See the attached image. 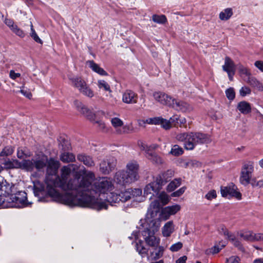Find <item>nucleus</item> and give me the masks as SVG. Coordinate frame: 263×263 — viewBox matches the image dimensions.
Returning a JSON list of instances; mask_svg holds the SVG:
<instances>
[{
  "mask_svg": "<svg viewBox=\"0 0 263 263\" xmlns=\"http://www.w3.org/2000/svg\"><path fill=\"white\" fill-rule=\"evenodd\" d=\"M78 169V166L75 164H70L62 167L61 177L58 176L53 181L54 187L61 188L66 192L61 194L57 190L47 185V194L45 197H41L38 199L39 201L48 202V196L50 197L52 200L58 203H62L71 207L75 206H90L93 208H98V204L95 198L88 197L84 198L82 195H79L81 192L87 191L91 186L90 182L86 178L89 177L92 179L95 176L91 172H87L85 168L83 170L84 175L80 181V177L76 173L73 179H70L68 181L71 171H75Z\"/></svg>",
  "mask_w": 263,
  "mask_h": 263,
  "instance_id": "1",
  "label": "nucleus"
},
{
  "mask_svg": "<svg viewBox=\"0 0 263 263\" xmlns=\"http://www.w3.org/2000/svg\"><path fill=\"white\" fill-rule=\"evenodd\" d=\"M95 177L91 179L89 177L86 179L90 182L91 186L86 191L81 192L79 195H82L84 198H88V197H91L96 199L97 202L100 204L98 208H93L90 206H80L81 207H87L93 209H96L98 211L102 209H107L108 205L104 202L101 201L98 198V192L103 194L105 193L106 192L111 190L113 186L111 180L107 177H102L95 182L93 185L91 184V181Z\"/></svg>",
  "mask_w": 263,
  "mask_h": 263,
  "instance_id": "2",
  "label": "nucleus"
},
{
  "mask_svg": "<svg viewBox=\"0 0 263 263\" xmlns=\"http://www.w3.org/2000/svg\"><path fill=\"white\" fill-rule=\"evenodd\" d=\"M157 231L155 230H139V232L134 231L132 235L128 237V238L130 239L134 238L135 240H137L138 233H141L147 245L152 248L149 250V257L154 260L162 257L164 251V247L159 246L160 239L157 238L155 235V233Z\"/></svg>",
  "mask_w": 263,
  "mask_h": 263,
  "instance_id": "3",
  "label": "nucleus"
},
{
  "mask_svg": "<svg viewBox=\"0 0 263 263\" xmlns=\"http://www.w3.org/2000/svg\"><path fill=\"white\" fill-rule=\"evenodd\" d=\"M178 141L184 142V147L186 150H193L197 144L207 143L210 138L206 134L200 132L183 133L176 136Z\"/></svg>",
  "mask_w": 263,
  "mask_h": 263,
  "instance_id": "4",
  "label": "nucleus"
},
{
  "mask_svg": "<svg viewBox=\"0 0 263 263\" xmlns=\"http://www.w3.org/2000/svg\"><path fill=\"white\" fill-rule=\"evenodd\" d=\"M160 206L159 200H155L151 202L146 215L145 222L142 226L140 230H158L160 226V220L157 216Z\"/></svg>",
  "mask_w": 263,
  "mask_h": 263,
  "instance_id": "5",
  "label": "nucleus"
},
{
  "mask_svg": "<svg viewBox=\"0 0 263 263\" xmlns=\"http://www.w3.org/2000/svg\"><path fill=\"white\" fill-rule=\"evenodd\" d=\"M174 175V172L172 170H168L162 172L154 179V181L146 185L144 189V196H148L153 192V195L158 194L161 189L162 186L165 185L170 181Z\"/></svg>",
  "mask_w": 263,
  "mask_h": 263,
  "instance_id": "6",
  "label": "nucleus"
},
{
  "mask_svg": "<svg viewBox=\"0 0 263 263\" xmlns=\"http://www.w3.org/2000/svg\"><path fill=\"white\" fill-rule=\"evenodd\" d=\"M74 105L78 111L85 116L88 119L97 124V127L102 133H106L109 130L105 123L101 120H96L95 114L82 103L78 100L74 101Z\"/></svg>",
  "mask_w": 263,
  "mask_h": 263,
  "instance_id": "7",
  "label": "nucleus"
},
{
  "mask_svg": "<svg viewBox=\"0 0 263 263\" xmlns=\"http://www.w3.org/2000/svg\"><path fill=\"white\" fill-rule=\"evenodd\" d=\"M130 193L128 192L117 191L107 194L106 201L111 204L113 203L124 202L129 200Z\"/></svg>",
  "mask_w": 263,
  "mask_h": 263,
  "instance_id": "8",
  "label": "nucleus"
},
{
  "mask_svg": "<svg viewBox=\"0 0 263 263\" xmlns=\"http://www.w3.org/2000/svg\"><path fill=\"white\" fill-rule=\"evenodd\" d=\"M117 160L113 156L107 157L100 164V171L104 175H108L116 167Z\"/></svg>",
  "mask_w": 263,
  "mask_h": 263,
  "instance_id": "9",
  "label": "nucleus"
},
{
  "mask_svg": "<svg viewBox=\"0 0 263 263\" xmlns=\"http://www.w3.org/2000/svg\"><path fill=\"white\" fill-rule=\"evenodd\" d=\"M31 166L28 172H32L35 169L38 172L42 171L47 165V157L43 155H39L30 160Z\"/></svg>",
  "mask_w": 263,
  "mask_h": 263,
  "instance_id": "10",
  "label": "nucleus"
},
{
  "mask_svg": "<svg viewBox=\"0 0 263 263\" xmlns=\"http://www.w3.org/2000/svg\"><path fill=\"white\" fill-rule=\"evenodd\" d=\"M237 186L233 183L229 185L221 187V194L222 197H227L229 199L235 197L238 200L241 199V194L237 191Z\"/></svg>",
  "mask_w": 263,
  "mask_h": 263,
  "instance_id": "11",
  "label": "nucleus"
},
{
  "mask_svg": "<svg viewBox=\"0 0 263 263\" xmlns=\"http://www.w3.org/2000/svg\"><path fill=\"white\" fill-rule=\"evenodd\" d=\"M114 180L117 184L123 186L135 182V180L124 170H120L116 173Z\"/></svg>",
  "mask_w": 263,
  "mask_h": 263,
  "instance_id": "12",
  "label": "nucleus"
},
{
  "mask_svg": "<svg viewBox=\"0 0 263 263\" xmlns=\"http://www.w3.org/2000/svg\"><path fill=\"white\" fill-rule=\"evenodd\" d=\"M254 170L253 163L249 162L248 163L243 164L240 177V181L242 184L245 185L250 183L251 174Z\"/></svg>",
  "mask_w": 263,
  "mask_h": 263,
  "instance_id": "13",
  "label": "nucleus"
},
{
  "mask_svg": "<svg viewBox=\"0 0 263 263\" xmlns=\"http://www.w3.org/2000/svg\"><path fill=\"white\" fill-rule=\"evenodd\" d=\"M180 209V205L177 204L164 207L161 209L158 218L160 221H165L168 219L171 216L176 214Z\"/></svg>",
  "mask_w": 263,
  "mask_h": 263,
  "instance_id": "14",
  "label": "nucleus"
},
{
  "mask_svg": "<svg viewBox=\"0 0 263 263\" xmlns=\"http://www.w3.org/2000/svg\"><path fill=\"white\" fill-rule=\"evenodd\" d=\"M10 199L20 208L27 206L31 204L28 202L27 194L24 191H19L16 194L13 193Z\"/></svg>",
  "mask_w": 263,
  "mask_h": 263,
  "instance_id": "15",
  "label": "nucleus"
},
{
  "mask_svg": "<svg viewBox=\"0 0 263 263\" xmlns=\"http://www.w3.org/2000/svg\"><path fill=\"white\" fill-rule=\"evenodd\" d=\"M139 165L138 162L136 161L132 160L126 164L125 171L136 181L139 178Z\"/></svg>",
  "mask_w": 263,
  "mask_h": 263,
  "instance_id": "16",
  "label": "nucleus"
},
{
  "mask_svg": "<svg viewBox=\"0 0 263 263\" xmlns=\"http://www.w3.org/2000/svg\"><path fill=\"white\" fill-rule=\"evenodd\" d=\"M236 66L234 62L229 57H226L224 59V64L222 66L223 71L227 72L230 81L233 80V76L235 73Z\"/></svg>",
  "mask_w": 263,
  "mask_h": 263,
  "instance_id": "17",
  "label": "nucleus"
},
{
  "mask_svg": "<svg viewBox=\"0 0 263 263\" xmlns=\"http://www.w3.org/2000/svg\"><path fill=\"white\" fill-rule=\"evenodd\" d=\"M173 102L171 108L177 111L186 112L193 109L192 106L182 100L175 98Z\"/></svg>",
  "mask_w": 263,
  "mask_h": 263,
  "instance_id": "18",
  "label": "nucleus"
},
{
  "mask_svg": "<svg viewBox=\"0 0 263 263\" xmlns=\"http://www.w3.org/2000/svg\"><path fill=\"white\" fill-rule=\"evenodd\" d=\"M138 99L137 93L130 89H127L123 93L122 101L126 104H136Z\"/></svg>",
  "mask_w": 263,
  "mask_h": 263,
  "instance_id": "19",
  "label": "nucleus"
},
{
  "mask_svg": "<svg viewBox=\"0 0 263 263\" xmlns=\"http://www.w3.org/2000/svg\"><path fill=\"white\" fill-rule=\"evenodd\" d=\"M146 157L153 164L161 165L164 163V160L156 152L147 151L146 152Z\"/></svg>",
  "mask_w": 263,
  "mask_h": 263,
  "instance_id": "20",
  "label": "nucleus"
},
{
  "mask_svg": "<svg viewBox=\"0 0 263 263\" xmlns=\"http://www.w3.org/2000/svg\"><path fill=\"white\" fill-rule=\"evenodd\" d=\"M59 166V162L53 158H50L49 160H47L46 165L47 173L50 175L56 174Z\"/></svg>",
  "mask_w": 263,
  "mask_h": 263,
  "instance_id": "21",
  "label": "nucleus"
},
{
  "mask_svg": "<svg viewBox=\"0 0 263 263\" xmlns=\"http://www.w3.org/2000/svg\"><path fill=\"white\" fill-rule=\"evenodd\" d=\"M14 185H10V184H9L6 181L5 182H3L0 184L1 196L3 195L5 197L8 196H10L11 197L14 193Z\"/></svg>",
  "mask_w": 263,
  "mask_h": 263,
  "instance_id": "22",
  "label": "nucleus"
},
{
  "mask_svg": "<svg viewBox=\"0 0 263 263\" xmlns=\"http://www.w3.org/2000/svg\"><path fill=\"white\" fill-rule=\"evenodd\" d=\"M77 159L86 165L90 167L95 166V163L92 158L85 154H79L77 155Z\"/></svg>",
  "mask_w": 263,
  "mask_h": 263,
  "instance_id": "23",
  "label": "nucleus"
},
{
  "mask_svg": "<svg viewBox=\"0 0 263 263\" xmlns=\"http://www.w3.org/2000/svg\"><path fill=\"white\" fill-rule=\"evenodd\" d=\"M69 80L71 82V85L77 88L79 92L87 84L86 82L80 77H69Z\"/></svg>",
  "mask_w": 263,
  "mask_h": 263,
  "instance_id": "24",
  "label": "nucleus"
},
{
  "mask_svg": "<svg viewBox=\"0 0 263 263\" xmlns=\"http://www.w3.org/2000/svg\"><path fill=\"white\" fill-rule=\"evenodd\" d=\"M86 64L93 71L97 73L99 75L102 76H106L108 75L107 72L102 68L100 67L99 65L93 61H88L86 62Z\"/></svg>",
  "mask_w": 263,
  "mask_h": 263,
  "instance_id": "25",
  "label": "nucleus"
},
{
  "mask_svg": "<svg viewBox=\"0 0 263 263\" xmlns=\"http://www.w3.org/2000/svg\"><path fill=\"white\" fill-rule=\"evenodd\" d=\"M236 108L243 115H247L251 112V105L246 101L239 102L237 104Z\"/></svg>",
  "mask_w": 263,
  "mask_h": 263,
  "instance_id": "26",
  "label": "nucleus"
},
{
  "mask_svg": "<svg viewBox=\"0 0 263 263\" xmlns=\"http://www.w3.org/2000/svg\"><path fill=\"white\" fill-rule=\"evenodd\" d=\"M174 228L175 226L173 221L171 220L165 223L162 228L163 236L166 237L170 236L174 231Z\"/></svg>",
  "mask_w": 263,
  "mask_h": 263,
  "instance_id": "27",
  "label": "nucleus"
},
{
  "mask_svg": "<svg viewBox=\"0 0 263 263\" xmlns=\"http://www.w3.org/2000/svg\"><path fill=\"white\" fill-rule=\"evenodd\" d=\"M13 167L25 170L28 171L31 166V162L29 159H24L22 161H19L17 160H15L13 161Z\"/></svg>",
  "mask_w": 263,
  "mask_h": 263,
  "instance_id": "28",
  "label": "nucleus"
},
{
  "mask_svg": "<svg viewBox=\"0 0 263 263\" xmlns=\"http://www.w3.org/2000/svg\"><path fill=\"white\" fill-rule=\"evenodd\" d=\"M143 123H147L148 124L158 125L161 124L163 128V125L165 124V119L160 117H156L147 119L146 120H142Z\"/></svg>",
  "mask_w": 263,
  "mask_h": 263,
  "instance_id": "29",
  "label": "nucleus"
},
{
  "mask_svg": "<svg viewBox=\"0 0 263 263\" xmlns=\"http://www.w3.org/2000/svg\"><path fill=\"white\" fill-rule=\"evenodd\" d=\"M246 81L251 86L256 88L258 90H262L263 86L261 83H260L255 77L250 76L249 77L247 78Z\"/></svg>",
  "mask_w": 263,
  "mask_h": 263,
  "instance_id": "30",
  "label": "nucleus"
},
{
  "mask_svg": "<svg viewBox=\"0 0 263 263\" xmlns=\"http://www.w3.org/2000/svg\"><path fill=\"white\" fill-rule=\"evenodd\" d=\"M60 157V160L64 163L72 162L75 161L76 160V157L74 154L66 151L62 153Z\"/></svg>",
  "mask_w": 263,
  "mask_h": 263,
  "instance_id": "31",
  "label": "nucleus"
},
{
  "mask_svg": "<svg viewBox=\"0 0 263 263\" xmlns=\"http://www.w3.org/2000/svg\"><path fill=\"white\" fill-rule=\"evenodd\" d=\"M136 248L137 251L142 257H144L147 255L148 249L144 246L142 240H139L138 241L136 242Z\"/></svg>",
  "mask_w": 263,
  "mask_h": 263,
  "instance_id": "32",
  "label": "nucleus"
},
{
  "mask_svg": "<svg viewBox=\"0 0 263 263\" xmlns=\"http://www.w3.org/2000/svg\"><path fill=\"white\" fill-rule=\"evenodd\" d=\"M179 116L176 115L170 118L169 120L165 119V124L163 125V128L168 129L171 128V125L178 126Z\"/></svg>",
  "mask_w": 263,
  "mask_h": 263,
  "instance_id": "33",
  "label": "nucleus"
},
{
  "mask_svg": "<svg viewBox=\"0 0 263 263\" xmlns=\"http://www.w3.org/2000/svg\"><path fill=\"white\" fill-rule=\"evenodd\" d=\"M59 147L64 152L69 151L71 148V144L69 140L63 137H60L59 139Z\"/></svg>",
  "mask_w": 263,
  "mask_h": 263,
  "instance_id": "34",
  "label": "nucleus"
},
{
  "mask_svg": "<svg viewBox=\"0 0 263 263\" xmlns=\"http://www.w3.org/2000/svg\"><path fill=\"white\" fill-rule=\"evenodd\" d=\"M153 192L152 191L151 194H148V195H151L150 197H149V199H151L152 198L153 196H157L156 194L153 195ZM158 195V198L161 201L163 205H165L167 204L169 201H170V198L168 196V195L164 192H162L160 193H159V192H158V194H157Z\"/></svg>",
  "mask_w": 263,
  "mask_h": 263,
  "instance_id": "35",
  "label": "nucleus"
},
{
  "mask_svg": "<svg viewBox=\"0 0 263 263\" xmlns=\"http://www.w3.org/2000/svg\"><path fill=\"white\" fill-rule=\"evenodd\" d=\"M236 67L241 77H242L243 75H245L247 78H248L251 76L250 70L248 68L242 65L241 64L239 63L236 65Z\"/></svg>",
  "mask_w": 263,
  "mask_h": 263,
  "instance_id": "36",
  "label": "nucleus"
},
{
  "mask_svg": "<svg viewBox=\"0 0 263 263\" xmlns=\"http://www.w3.org/2000/svg\"><path fill=\"white\" fill-rule=\"evenodd\" d=\"M233 15V10L231 8L225 9L219 14V18L222 21L228 20Z\"/></svg>",
  "mask_w": 263,
  "mask_h": 263,
  "instance_id": "37",
  "label": "nucleus"
},
{
  "mask_svg": "<svg viewBox=\"0 0 263 263\" xmlns=\"http://www.w3.org/2000/svg\"><path fill=\"white\" fill-rule=\"evenodd\" d=\"M181 182V178H176L172 181L167 186L168 192L174 191L177 187L180 185Z\"/></svg>",
  "mask_w": 263,
  "mask_h": 263,
  "instance_id": "38",
  "label": "nucleus"
},
{
  "mask_svg": "<svg viewBox=\"0 0 263 263\" xmlns=\"http://www.w3.org/2000/svg\"><path fill=\"white\" fill-rule=\"evenodd\" d=\"M254 233L253 231H249L240 232L239 235L246 241L253 242Z\"/></svg>",
  "mask_w": 263,
  "mask_h": 263,
  "instance_id": "39",
  "label": "nucleus"
},
{
  "mask_svg": "<svg viewBox=\"0 0 263 263\" xmlns=\"http://www.w3.org/2000/svg\"><path fill=\"white\" fill-rule=\"evenodd\" d=\"M110 121L111 125L115 128L116 133H117V129H120V127L123 125V121L119 118L114 117L111 118Z\"/></svg>",
  "mask_w": 263,
  "mask_h": 263,
  "instance_id": "40",
  "label": "nucleus"
},
{
  "mask_svg": "<svg viewBox=\"0 0 263 263\" xmlns=\"http://www.w3.org/2000/svg\"><path fill=\"white\" fill-rule=\"evenodd\" d=\"M183 152L184 151L182 147L178 145H174L172 146L170 154L175 156H179L183 154Z\"/></svg>",
  "mask_w": 263,
  "mask_h": 263,
  "instance_id": "41",
  "label": "nucleus"
},
{
  "mask_svg": "<svg viewBox=\"0 0 263 263\" xmlns=\"http://www.w3.org/2000/svg\"><path fill=\"white\" fill-rule=\"evenodd\" d=\"M175 98L165 93L161 105L171 107Z\"/></svg>",
  "mask_w": 263,
  "mask_h": 263,
  "instance_id": "42",
  "label": "nucleus"
},
{
  "mask_svg": "<svg viewBox=\"0 0 263 263\" xmlns=\"http://www.w3.org/2000/svg\"><path fill=\"white\" fill-rule=\"evenodd\" d=\"M152 20L158 24H163L167 22V18L164 15L154 14L152 16Z\"/></svg>",
  "mask_w": 263,
  "mask_h": 263,
  "instance_id": "43",
  "label": "nucleus"
},
{
  "mask_svg": "<svg viewBox=\"0 0 263 263\" xmlns=\"http://www.w3.org/2000/svg\"><path fill=\"white\" fill-rule=\"evenodd\" d=\"M80 92L89 98H92L94 96L93 91L87 84L85 85V86L81 89Z\"/></svg>",
  "mask_w": 263,
  "mask_h": 263,
  "instance_id": "44",
  "label": "nucleus"
},
{
  "mask_svg": "<svg viewBox=\"0 0 263 263\" xmlns=\"http://www.w3.org/2000/svg\"><path fill=\"white\" fill-rule=\"evenodd\" d=\"M14 152V148L11 145L5 146L0 153L1 157H5L11 155Z\"/></svg>",
  "mask_w": 263,
  "mask_h": 263,
  "instance_id": "45",
  "label": "nucleus"
},
{
  "mask_svg": "<svg viewBox=\"0 0 263 263\" xmlns=\"http://www.w3.org/2000/svg\"><path fill=\"white\" fill-rule=\"evenodd\" d=\"M124 192H128L130 193L129 199L132 197H139L142 195V190L140 189H128Z\"/></svg>",
  "mask_w": 263,
  "mask_h": 263,
  "instance_id": "46",
  "label": "nucleus"
},
{
  "mask_svg": "<svg viewBox=\"0 0 263 263\" xmlns=\"http://www.w3.org/2000/svg\"><path fill=\"white\" fill-rule=\"evenodd\" d=\"M165 93V92L160 91H155L153 93V97L156 101L159 103L160 104H162Z\"/></svg>",
  "mask_w": 263,
  "mask_h": 263,
  "instance_id": "47",
  "label": "nucleus"
},
{
  "mask_svg": "<svg viewBox=\"0 0 263 263\" xmlns=\"http://www.w3.org/2000/svg\"><path fill=\"white\" fill-rule=\"evenodd\" d=\"M226 95L229 100L230 101H233L235 98V92L234 88L229 87L226 89Z\"/></svg>",
  "mask_w": 263,
  "mask_h": 263,
  "instance_id": "48",
  "label": "nucleus"
},
{
  "mask_svg": "<svg viewBox=\"0 0 263 263\" xmlns=\"http://www.w3.org/2000/svg\"><path fill=\"white\" fill-rule=\"evenodd\" d=\"M98 86L100 89H104L105 91H111L109 85L104 80H99Z\"/></svg>",
  "mask_w": 263,
  "mask_h": 263,
  "instance_id": "49",
  "label": "nucleus"
},
{
  "mask_svg": "<svg viewBox=\"0 0 263 263\" xmlns=\"http://www.w3.org/2000/svg\"><path fill=\"white\" fill-rule=\"evenodd\" d=\"M122 129H117V134H128L133 132V127L130 125H126L125 126H122Z\"/></svg>",
  "mask_w": 263,
  "mask_h": 263,
  "instance_id": "50",
  "label": "nucleus"
},
{
  "mask_svg": "<svg viewBox=\"0 0 263 263\" xmlns=\"http://www.w3.org/2000/svg\"><path fill=\"white\" fill-rule=\"evenodd\" d=\"M31 34H30V35L31 36V37L37 43H40V44H42L43 43V42L40 39V38L39 37V36L37 35V34H36L35 30L33 29V25L32 24H31Z\"/></svg>",
  "mask_w": 263,
  "mask_h": 263,
  "instance_id": "51",
  "label": "nucleus"
},
{
  "mask_svg": "<svg viewBox=\"0 0 263 263\" xmlns=\"http://www.w3.org/2000/svg\"><path fill=\"white\" fill-rule=\"evenodd\" d=\"M226 241L221 240L219 242L218 244H215V254L219 253L223 248L226 246Z\"/></svg>",
  "mask_w": 263,
  "mask_h": 263,
  "instance_id": "52",
  "label": "nucleus"
},
{
  "mask_svg": "<svg viewBox=\"0 0 263 263\" xmlns=\"http://www.w3.org/2000/svg\"><path fill=\"white\" fill-rule=\"evenodd\" d=\"M217 231L218 233L220 235H228V230L227 229L226 226L223 224H220L217 227Z\"/></svg>",
  "mask_w": 263,
  "mask_h": 263,
  "instance_id": "53",
  "label": "nucleus"
},
{
  "mask_svg": "<svg viewBox=\"0 0 263 263\" xmlns=\"http://www.w3.org/2000/svg\"><path fill=\"white\" fill-rule=\"evenodd\" d=\"M231 242H232L233 245L235 247L237 248L240 251H241L242 252L245 251V248H243L241 242L238 239L231 238Z\"/></svg>",
  "mask_w": 263,
  "mask_h": 263,
  "instance_id": "54",
  "label": "nucleus"
},
{
  "mask_svg": "<svg viewBox=\"0 0 263 263\" xmlns=\"http://www.w3.org/2000/svg\"><path fill=\"white\" fill-rule=\"evenodd\" d=\"M251 93V89L247 86H243L239 90V93L241 97H245Z\"/></svg>",
  "mask_w": 263,
  "mask_h": 263,
  "instance_id": "55",
  "label": "nucleus"
},
{
  "mask_svg": "<svg viewBox=\"0 0 263 263\" xmlns=\"http://www.w3.org/2000/svg\"><path fill=\"white\" fill-rule=\"evenodd\" d=\"M14 33L21 37H24L25 35L24 32L16 25L11 30Z\"/></svg>",
  "mask_w": 263,
  "mask_h": 263,
  "instance_id": "56",
  "label": "nucleus"
},
{
  "mask_svg": "<svg viewBox=\"0 0 263 263\" xmlns=\"http://www.w3.org/2000/svg\"><path fill=\"white\" fill-rule=\"evenodd\" d=\"M17 156L18 158L22 159L24 156L26 157L30 156V155L26 153L22 148L19 147L17 151Z\"/></svg>",
  "mask_w": 263,
  "mask_h": 263,
  "instance_id": "57",
  "label": "nucleus"
},
{
  "mask_svg": "<svg viewBox=\"0 0 263 263\" xmlns=\"http://www.w3.org/2000/svg\"><path fill=\"white\" fill-rule=\"evenodd\" d=\"M24 88L25 84H24L23 86L21 87V90H19V92H20L23 96H24L26 98L30 99L32 97L31 93L28 90L24 89Z\"/></svg>",
  "mask_w": 263,
  "mask_h": 263,
  "instance_id": "58",
  "label": "nucleus"
},
{
  "mask_svg": "<svg viewBox=\"0 0 263 263\" xmlns=\"http://www.w3.org/2000/svg\"><path fill=\"white\" fill-rule=\"evenodd\" d=\"M183 246L182 243L181 242H178L172 245L170 247V250L172 252H177L182 248Z\"/></svg>",
  "mask_w": 263,
  "mask_h": 263,
  "instance_id": "59",
  "label": "nucleus"
},
{
  "mask_svg": "<svg viewBox=\"0 0 263 263\" xmlns=\"http://www.w3.org/2000/svg\"><path fill=\"white\" fill-rule=\"evenodd\" d=\"M186 187L185 186H183L180 188L179 190H177L176 191L173 192L171 194V196L172 197H179L184 193Z\"/></svg>",
  "mask_w": 263,
  "mask_h": 263,
  "instance_id": "60",
  "label": "nucleus"
},
{
  "mask_svg": "<svg viewBox=\"0 0 263 263\" xmlns=\"http://www.w3.org/2000/svg\"><path fill=\"white\" fill-rule=\"evenodd\" d=\"M4 23L11 29V30H12L16 25L14 24V21L10 18H6L4 20Z\"/></svg>",
  "mask_w": 263,
  "mask_h": 263,
  "instance_id": "61",
  "label": "nucleus"
},
{
  "mask_svg": "<svg viewBox=\"0 0 263 263\" xmlns=\"http://www.w3.org/2000/svg\"><path fill=\"white\" fill-rule=\"evenodd\" d=\"M240 258L237 256H232L227 259V263H239Z\"/></svg>",
  "mask_w": 263,
  "mask_h": 263,
  "instance_id": "62",
  "label": "nucleus"
},
{
  "mask_svg": "<svg viewBox=\"0 0 263 263\" xmlns=\"http://www.w3.org/2000/svg\"><path fill=\"white\" fill-rule=\"evenodd\" d=\"M9 77L11 79L15 80L21 77V74L15 72L14 70H11L9 72Z\"/></svg>",
  "mask_w": 263,
  "mask_h": 263,
  "instance_id": "63",
  "label": "nucleus"
},
{
  "mask_svg": "<svg viewBox=\"0 0 263 263\" xmlns=\"http://www.w3.org/2000/svg\"><path fill=\"white\" fill-rule=\"evenodd\" d=\"M253 236H254L253 242L263 240V234L262 233H257V234L254 233V235Z\"/></svg>",
  "mask_w": 263,
  "mask_h": 263,
  "instance_id": "64",
  "label": "nucleus"
}]
</instances>
